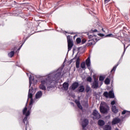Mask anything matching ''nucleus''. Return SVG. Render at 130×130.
<instances>
[{"mask_svg": "<svg viewBox=\"0 0 130 130\" xmlns=\"http://www.w3.org/2000/svg\"><path fill=\"white\" fill-rule=\"evenodd\" d=\"M52 82L49 80V78H46L44 80L41 81V84L39 86V88L41 90H44L45 91L46 90V86H47V90L49 91L51 88H52V86H51Z\"/></svg>", "mask_w": 130, "mask_h": 130, "instance_id": "obj_1", "label": "nucleus"}, {"mask_svg": "<svg viewBox=\"0 0 130 130\" xmlns=\"http://www.w3.org/2000/svg\"><path fill=\"white\" fill-rule=\"evenodd\" d=\"M68 48V51H70L74 46V41H73V37L71 36H67Z\"/></svg>", "mask_w": 130, "mask_h": 130, "instance_id": "obj_2", "label": "nucleus"}, {"mask_svg": "<svg viewBox=\"0 0 130 130\" xmlns=\"http://www.w3.org/2000/svg\"><path fill=\"white\" fill-rule=\"evenodd\" d=\"M100 110L101 113H103L104 114L108 113V111L109 110V106L107 105L100 106Z\"/></svg>", "mask_w": 130, "mask_h": 130, "instance_id": "obj_3", "label": "nucleus"}, {"mask_svg": "<svg viewBox=\"0 0 130 130\" xmlns=\"http://www.w3.org/2000/svg\"><path fill=\"white\" fill-rule=\"evenodd\" d=\"M93 79L94 81L92 83V88L93 89H98V87H99V84L98 83V79L96 78L95 75H93Z\"/></svg>", "mask_w": 130, "mask_h": 130, "instance_id": "obj_4", "label": "nucleus"}, {"mask_svg": "<svg viewBox=\"0 0 130 130\" xmlns=\"http://www.w3.org/2000/svg\"><path fill=\"white\" fill-rule=\"evenodd\" d=\"M92 115L93 116V119H100L101 117V115L97 111V110H94L92 112Z\"/></svg>", "mask_w": 130, "mask_h": 130, "instance_id": "obj_5", "label": "nucleus"}, {"mask_svg": "<svg viewBox=\"0 0 130 130\" xmlns=\"http://www.w3.org/2000/svg\"><path fill=\"white\" fill-rule=\"evenodd\" d=\"M89 124V120L87 119H84L82 121V129L85 130L86 126Z\"/></svg>", "mask_w": 130, "mask_h": 130, "instance_id": "obj_6", "label": "nucleus"}, {"mask_svg": "<svg viewBox=\"0 0 130 130\" xmlns=\"http://www.w3.org/2000/svg\"><path fill=\"white\" fill-rule=\"evenodd\" d=\"M78 87H79V82H75L72 84L71 86L70 87V90H73L74 91V90H76V89H77Z\"/></svg>", "mask_w": 130, "mask_h": 130, "instance_id": "obj_7", "label": "nucleus"}, {"mask_svg": "<svg viewBox=\"0 0 130 130\" xmlns=\"http://www.w3.org/2000/svg\"><path fill=\"white\" fill-rule=\"evenodd\" d=\"M98 40H99L97 38L92 39L91 40L89 41L88 45H94V44H96V42H97V41H98Z\"/></svg>", "mask_w": 130, "mask_h": 130, "instance_id": "obj_8", "label": "nucleus"}, {"mask_svg": "<svg viewBox=\"0 0 130 130\" xmlns=\"http://www.w3.org/2000/svg\"><path fill=\"white\" fill-rule=\"evenodd\" d=\"M69 86H70L69 83L64 82L62 84L63 90H64V91H68V90H69Z\"/></svg>", "mask_w": 130, "mask_h": 130, "instance_id": "obj_9", "label": "nucleus"}, {"mask_svg": "<svg viewBox=\"0 0 130 130\" xmlns=\"http://www.w3.org/2000/svg\"><path fill=\"white\" fill-rule=\"evenodd\" d=\"M29 115H30V111L28 110L25 114V117L23 119V123H26V121L28 120V116H29Z\"/></svg>", "mask_w": 130, "mask_h": 130, "instance_id": "obj_10", "label": "nucleus"}, {"mask_svg": "<svg viewBox=\"0 0 130 130\" xmlns=\"http://www.w3.org/2000/svg\"><path fill=\"white\" fill-rule=\"evenodd\" d=\"M75 103L77 105V107L79 109H81V110H83V107H82V105H81V103H80V100H75Z\"/></svg>", "mask_w": 130, "mask_h": 130, "instance_id": "obj_11", "label": "nucleus"}, {"mask_svg": "<svg viewBox=\"0 0 130 130\" xmlns=\"http://www.w3.org/2000/svg\"><path fill=\"white\" fill-rule=\"evenodd\" d=\"M120 122V119L118 118H115L112 121V124H117Z\"/></svg>", "mask_w": 130, "mask_h": 130, "instance_id": "obj_12", "label": "nucleus"}, {"mask_svg": "<svg viewBox=\"0 0 130 130\" xmlns=\"http://www.w3.org/2000/svg\"><path fill=\"white\" fill-rule=\"evenodd\" d=\"M42 96V91H38L36 94V99H39V98H41V97Z\"/></svg>", "mask_w": 130, "mask_h": 130, "instance_id": "obj_13", "label": "nucleus"}, {"mask_svg": "<svg viewBox=\"0 0 130 130\" xmlns=\"http://www.w3.org/2000/svg\"><path fill=\"white\" fill-rule=\"evenodd\" d=\"M87 35L88 36L89 39H93L94 37H96L97 36V34L91 33L90 35V34H88Z\"/></svg>", "mask_w": 130, "mask_h": 130, "instance_id": "obj_14", "label": "nucleus"}, {"mask_svg": "<svg viewBox=\"0 0 130 130\" xmlns=\"http://www.w3.org/2000/svg\"><path fill=\"white\" fill-rule=\"evenodd\" d=\"M76 69H79V68H80V57H79L76 59Z\"/></svg>", "mask_w": 130, "mask_h": 130, "instance_id": "obj_15", "label": "nucleus"}, {"mask_svg": "<svg viewBox=\"0 0 130 130\" xmlns=\"http://www.w3.org/2000/svg\"><path fill=\"white\" fill-rule=\"evenodd\" d=\"M109 98L111 99L114 98V93L113 92V90H110L109 92Z\"/></svg>", "mask_w": 130, "mask_h": 130, "instance_id": "obj_16", "label": "nucleus"}, {"mask_svg": "<svg viewBox=\"0 0 130 130\" xmlns=\"http://www.w3.org/2000/svg\"><path fill=\"white\" fill-rule=\"evenodd\" d=\"M112 111L114 112V113H117L118 112V109H116V106H112Z\"/></svg>", "mask_w": 130, "mask_h": 130, "instance_id": "obj_17", "label": "nucleus"}, {"mask_svg": "<svg viewBox=\"0 0 130 130\" xmlns=\"http://www.w3.org/2000/svg\"><path fill=\"white\" fill-rule=\"evenodd\" d=\"M98 124L100 126H103V125H104V124H105V122H104V121L103 120L100 119L98 121Z\"/></svg>", "mask_w": 130, "mask_h": 130, "instance_id": "obj_18", "label": "nucleus"}, {"mask_svg": "<svg viewBox=\"0 0 130 130\" xmlns=\"http://www.w3.org/2000/svg\"><path fill=\"white\" fill-rule=\"evenodd\" d=\"M86 64L87 67H90L91 66V61H90V57H88L86 60Z\"/></svg>", "mask_w": 130, "mask_h": 130, "instance_id": "obj_19", "label": "nucleus"}, {"mask_svg": "<svg viewBox=\"0 0 130 130\" xmlns=\"http://www.w3.org/2000/svg\"><path fill=\"white\" fill-rule=\"evenodd\" d=\"M85 91V87H84V85H81L79 88V92H84Z\"/></svg>", "mask_w": 130, "mask_h": 130, "instance_id": "obj_20", "label": "nucleus"}, {"mask_svg": "<svg viewBox=\"0 0 130 130\" xmlns=\"http://www.w3.org/2000/svg\"><path fill=\"white\" fill-rule=\"evenodd\" d=\"M118 66V64H117V65L115 66L113 68V69L111 71V74H114V72H115V71L116 70V68H117Z\"/></svg>", "mask_w": 130, "mask_h": 130, "instance_id": "obj_21", "label": "nucleus"}, {"mask_svg": "<svg viewBox=\"0 0 130 130\" xmlns=\"http://www.w3.org/2000/svg\"><path fill=\"white\" fill-rule=\"evenodd\" d=\"M15 55V51H12L10 53H8V56L9 57H13Z\"/></svg>", "mask_w": 130, "mask_h": 130, "instance_id": "obj_22", "label": "nucleus"}, {"mask_svg": "<svg viewBox=\"0 0 130 130\" xmlns=\"http://www.w3.org/2000/svg\"><path fill=\"white\" fill-rule=\"evenodd\" d=\"M104 130H111V126L109 125H106L104 128Z\"/></svg>", "mask_w": 130, "mask_h": 130, "instance_id": "obj_23", "label": "nucleus"}, {"mask_svg": "<svg viewBox=\"0 0 130 130\" xmlns=\"http://www.w3.org/2000/svg\"><path fill=\"white\" fill-rule=\"evenodd\" d=\"M110 83V79H109L108 78H107L105 80V84H106V85H109Z\"/></svg>", "mask_w": 130, "mask_h": 130, "instance_id": "obj_24", "label": "nucleus"}, {"mask_svg": "<svg viewBox=\"0 0 130 130\" xmlns=\"http://www.w3.org/2000/svg\"><path fill=\"white\" fill-rule=\"evenodd\" d=\"M33 99V94L31 93H30V89H29L28 94V99Z\"/></svg>", "mask_w": 130, "mask_h": 130, "instance_id": "obj_25", "label": "nucleus"}, {"mask_svg": "<svg viewBox=\"0 0 130 130\" xmlns=\"http://www.w3.org/2000/svg\"><path fill=\"white\" fill-rule=\"evenodd\" d=\"M103 95L106 97V98H108L109 97V92L107 91H105L103 93Z\"/></svg>", "mask_w": 130, "mask_h": 130, "instance_id": "obj_26", "label": "nucleus"}, {"mask_svg": "<svg viewBox=\"0 0 130 130\" xmlns=\"http://www.w3.org/2000/svg\"><path fill=\"white\" fill-rule=\"evenodd\" d=\"M27 108H26V107H25L22 111L23 115H26V114H27Z\"/></svg>", "mask_w": 130, "mask_h": 130, "instance_id": "obj_27", "label": "nucleus"}, {"mask_svg": "<svg viewBox=\"0 0 130 130\" xmlns=\"http://www.w3.org/2000/svg\"><path fill=\"white\" fill-rule=\"evenodd\" d=\"M116 36L115 35H113L112 34H109L108 35H107L106 36V37H113V38H115Z\"/></svg>", "mask_w": 130, "mask_h": 130, "instance_id": "obj_28", "label": "nucleus"}, {"mask_svg": "<svg viewBox=\"0 0 130 130\" xmlns=\"http://www.w3.org/2000/svg\"><path fill=\"white\" fill-rule=\"evenodd\" d=\"M76 42H77V44H80V43H81V42H82V39H81V38H77L76 39Z\"/></svg>", "mask_w": 130, "mask_h": 130, "instance_id": "obj_29", "label": "nucleus"}, {"mask_svg": "<svg viewBox=\"0 0 130 130\" xmlns=\"http://www.w3.org/2000/svg\"><path fill=\"white\" fill-rule=\"evenodd\" d=\"M29 87H31V85L32 84V76H30L29 77Z\"/></svg>", "mask_w": 130, "mask_h": 130, "instance_id": "obj_30", "label": "nucleus"}, {"mask_svg": "<svg viewBox=\"0 0 130 130\" xmlns=\"http://www.w3.org/2000/svg\"><path fill=\"white\" fill-rule=\"evenodd\" d=\"M81 67L82 69H85V68H86V65L85 64V62H82L81 63Z\"/></svg>", "mask_w": 130, "mask_h": 130, "instance_id": "obj_31", "label": "nucleus"}, {"mask_svg": "<svg viewBox=\"0 0 130 130\" xmlns=\"http://www.w3.org/2000/svg\"><path fill=\"white\" fill-rule=\"evenodd\" d=\"M90 89H91V88H90V87H89L88 86H86V89H85L86 93H89Z\"/></svg>", "mask_w": 130, "mask_h": 130, "instance_id": "obj_32", "label": "nucleus"}, {"mask_svg": "<svg viewBox=\"0 0 130 130\" xmlns=\"http://www.w3.org/2000/svg\"><path fill=\"white\" fill-rule=\"evenodd\" d=\"M125 113H128V114H129V112L126 111V110H123L122 113H121V114L122 115L125 114Z\"/></svg>", "mask_w": 130, "mask_h": 130, "instance_id": "obj_33", "label": "nucleus"}, {"mask_svg": "<svg viewBox=\"0 0 130 130\" xmlns=\"http://www.w3.org/2000/svg\"><path fill=\"white\" fill-rule=\"evenodd\" d=\"M104 79H105V77L100 76L99 77V81H104Z\"/></svg>", "mask_w": 130, "mask_h": 130, "instance_id": "obj_34", "label": "nucleus"}, {"mask_svg": "<svg viewBox=\"0 0 130 130\" xmlns=\"http://www.w3.org/2000/svg\"><path fill=\"white\" fill-rule=\"evenodd\" d=\"M87 82H89L90 83H91V82H92V78L91 77H87Z\"/></svg>", "mask_w": 130, "mask_h": 130, "instance_id": "obj_35", "label": "nucleus"}, {"mask_svg": "<svg viewBox=\"0 0 130 130\" xmlns=\"http://www.w3.org/2000/svg\"><path fill=\"white\" fill-rule=\"evenodd\" d=\"M86 41H87L86 39H83L81 41L82 44H84V43H86Z\"/></svg>", "mask_w": 130, "mask_h": 130, "instance_id": "obj_36", "label": "nucleus"}, {"mask_svg": "<svg viewBox=\"0 0 130 130\" xmlns=\"http://www.w3.org/2000/svg\"><path fill=\"white\" fill-rule=\"evenodd\" d=\"M92 33H93V34H96L97 33H98V30H97V29H96L92 30Z\"/></svg>", "mask_w": 130, "mask_h": 130, "instance_id": "obj_37", "label": "nucleus"}, {"mask_svg": "<svg viewBox=\"0 0 130 130\" xmlns=\"http://www.w3.org/2000/svg\"><path fill=\"white\" fill-rule=\"evenodd\" d=\"M32 104H33V99H30V103H29V106L32 105Z\"/></svg>", "mask_w": 130, "mask_h": 130, "instance_id": "obj_38", "label": "nucleus"}, {"mask_svg": "<svg viewBox=\"0 0 130 130\" xmlns=\"http://www.w3.org/2000/svg\"><path fill=\"white\" fill-rule=\"evenodd\" d=\"M85 107H86V108H88V107H89V104H88V102H86L85 103Z\"/></svg>", "mask_w": 130, "mask_h": 130, "instance_id": "obj_39", "label": "nucleus"}, {"mask_svg": "<svg viewBox=\"0 0 130 130\" xmlns=\"http://www.w3.org/2000/svg\"><path fill=\"white\" fill-rule=\"evenodd\" d=\"M96 35H99V36H101V37H103L104 36V35L102 34H96Z\"/></svg>", "mask_w": 130, "mask_h": 130, "instance_id": "obj_40", "label": "nucleus"}, {"mask_svg": "<svg viewBox=\"0 0 130 130\" xmlns=\"http://www.w3.org/2000/svg\"><path fill=\"white\" fill-rule=\"evenodd\" d=\"M111 105H114L115 104V101H112L111 102Z\"/></svg>", "mask_w": 130, "mask_h": 130, "instance_id": "obj_41", "label": "nucleus"}, {"mask_svg": "<svg viewBox=\"0 0 130 130\" xmlns=\"http://www.w3.org/2000/svg\"><path fill=\"white\" fill-rule=\"evenodd\" d=\"M110 0H105V4H107V3H109Z\"/></svg>", "mask_w": 130, "mask_h": 130, "instance_id": "obj_42", "label": "nucleus"}, {"mask_svg": "<svg viewBox=\"0 0 130 130\" xmlns=\"http://www.w3.org/2000/svg\"><path fill=\"white\" fill-rule=\"evenodd\" d=\"M76 59H77V55L73 59V60H76Z\"/></svg>", "mask_w": 130, "mask_h": 130, "instance_id": "obj_43", "label": "nucleus"}, {"mask_svg": "<svg viewBox=\"0 0 130 130\" xmlns=\"http://www.w3.org/2000/svg\"><path fill=\"white\" fill-rule=\"evenodd\" d=\"M102 31H103L104 33H105V30H104V29L103 28H102Z\"/></svg>", "mask_w": 130, "mask_h": 130, "instance_id": "obj_44", "label": "nucleus"}, {"mask_svg": "<svg viewBox=\"0 0 130 130\" xmlns=\"http://www.w3.org/2000/svg\"><path fill=\"white\" fill-rule=\"evenodd\" d=\"M69 34H73V33H72V32H70V33H69Z\"/></svg>", "mask_w": 130, "mask_h": 130, "instance_id": "obj_45", "label": "nucleus"}, {"mask_svg": "<svg viewBox=\"0 0 130 130\" xmlns=\"http://www.w3.org/2000/svg\"><path fill=\"white\" fill-rule=\"evenodd\" d=\"M66 33H68V32L66 31Z\"/></svg>", "mask_w": 130, "mask_h": 130, "instance_id": "obj_46", "label": "nucleus"}, {"mask_svg": "<svg viewBox=\"0 0 130 130\" xmlns=\"http://www.w3.org/2000/svg\"><path fill=\"white\" fill-rule=\"evenodd\" d=\"M23 46V44L21 45V46Z\"/></svg>", "mask_w": 130, "mask_h": 130, "instance_id": "obj_47", "label": "nucleus"}]
</instances>
